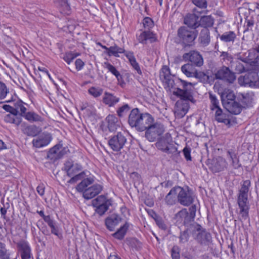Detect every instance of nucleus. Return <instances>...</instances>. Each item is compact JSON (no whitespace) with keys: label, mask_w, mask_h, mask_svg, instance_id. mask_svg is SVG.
Instances as JSON below:
<instances>
[{"label":"nucleus","mask_w":259,"mask_h":259,"mask_svg":"<svg viewBox=\"0 0 259 259\" xmlns=\"http://www.w3.org/2000/svg\"><path fill=\"white\" fill-rule=\"evenodd\" d=\"M251 186L250 180H245L241 183V188L239 190L237 203L240 208V214L242 218L246 220L248 217V195Z\"/></svg>","instance_id":"obj_1"},{"label":"nucleus","mask_w":259,"mask_h":259,"mask_svg":"<svg viewBox=\"0 0 259 259\" xmlns=\"http://www.w3.org/2000/svg\"><path fill=\"white\" fill-rule=\"evenodd\" d=\"M198 33L197 30L183 26L178 28L177 37L179 43L184 48H186L194 45Z\"/></svg>","instance_id":"obj_2"},{"label":"nucleus","mask_w":259,"mask_h":259,"mask_svg":"<svg viewBox=\"0 0 259 259\" xmlns=\"http://www.w3.org/2000/svg\"><path fill=\"white\" fill-rule=\"evenodd\" d=\"M180 81L182 83V89L177 88L176 91L173 92V94L180 98L179 100H184L187 102H191L194 103L196 101L193 97L195 84L182 79H180Z\"/></svg>","instance_id":"obj_3"},{"label":"nucleus","mask_w":259,"mask_h":259,"mask_svg":"<svg viewBox=\"0 0 259 259\" xmlns=\"http://www.w3.org/2000/svg\"><path fill=\"white\" fill-rule=\"evenodd\" d=\"M177 201L180 204L188 206L192 204L194 200V196L188 187L176 186Z\"/></svg>","instance_id":"obj_4"},{"label":"nucleus","mask_w":259,"mask_h":259,"mask_svg":"<svg viewBox=\"0 0 259 259\" xmlns=\"http://www.w3.org/2000/svg\"><path fill=\"white\" fill-rule=\"evenodd\" d=\"M127 143L126 134L124 132H118L109 138L108 144L110 148L115 152H119Z\"/></svg>","instance_id":"obj_5"},{"label":"nucleus","mask_w":259,"mask_h":259,"mask_svg":"<svg viewBox=\"0 0 259 259\" xmlns=\"http://www.w3.org/2000/svg\"><path fill=\"white\" fill-rule=\"evenodd\" d=\"M214 76L215 79L229 83H233L236 78L235 73L225 66L219 68L214 73Z\"/></svg>","instance_id":"obj_6"},{"label":"nucleus","mask_w":259,"mask_h":259,"mask_svg":"<svg viewBox=\"0 0 259 259\" xmlns=\"http://www.w3.org/2000/svg\"><path fill=\"white\" fill-rule=\"evenodd\" d=\"M145 131L146 138L149 141L153 142L163 133L164 129L162 124L153 122Z\"/></svg>","instance_id":"obj_7"},{"label":"nucleus","mask_w":259,"mask_h":259,"mask_svg":"<svg viewBox=\"0 0 259 259\" xmlns=\"http://www.w3.org/2000/svg\"><path fill=\"white\" fill-rule=\"evenodd\" d=\"M238 82L241 85L259 88V77L255 73H248L243 76L239 77Z\"/></svg>","instance_id":"obj_8"},{"label":"nucleus","mask_w":259,"mask_h":259,"mask_svg":"<svg viewBox=\"0 0 259 259\" xmlns=\"http://www.w3.org/2000/svg\"><path fill=\"white\" fill-rule=\"evenodd\" d=\"M155 145L159 150L167 154L177 155L180 153V152L178 151L177 148L172 144H170L168 139L166 138L162 137L159 139L156 143Z\"/></svg>","instance_id":"obj_9"},{"label":"nucleus","mask_w":259,"mask_h":259,"mask_svg":"<svg viewBox=\"0 0 259 259\" xmlns=\"http://www.w3.org/2000/svg\"><path fill=\"white\" fill-rule=\"evenodd\" d=\"M207 165L213 173H216L225 170L227 167L228 163L225 158L219 156L209 161Z\"/></svg>","instance_id":"obj_10"},{"label":"nucleus","mask_w":259,"mask_h":259,"mask_svg":"<svg viewBox=\"0 0 259 259\" xmlns=\"http://www.w3.org/2000/svg\"><path fill=\"white\" fill-rule=\"evenodd\" d=\"M183 58L185 61H189L193 65L201 67L203 65V59L202 55L196 51H191L188 53H184Z\"/></svg>","instance_id":"obj_11"},{"label":"nucleus","mask_w":259,"mask_h":259,"mask_svg":"<svg viewBox=\"0 0 259 259\" xmlns=\"http://www.w3.org/2000/svg\"><path fill=\"white\" fill-rule=\"evenodd\" d=\"M68 152V147H63L62 144L59 143L50 149L47 156L51 159L56 160L61 158Z\"/></svg>","instance_id":"obj_12"},{"label":"nucleus","mask_w":259,"mask_h":259,"mask_svg":"<svg viewBox=\"0 0 259 259\" xmlns=\"http://www.w3.org/2000/svg\"><path fill=\"white\" fill-rule=\"evenodd\" d=\"M17 247L21 259H33L30 246L27 242L21 240L17 243Z\"/></svg>","instance_id":"obj_13"},{"label":"nucleus","mask_w":259,"mask_h":259,"mask_svg":"<svg viewBox=\"0 0 259 259\" xmlns=\"http://www.w3.org/2000/svg\"><path fill=\"white\" fill-rule=\"evenodd\" d=\"M51 134L43 133L36 138L32 140L33 146L37 148H40L48 145L52 140Z\"/></svg>","instance_id":"obj_14"},{"label":"nucleus","mask_w":259,"mask_h":259,"mask_svg":"<svg viewBox=\"0 0 259 259\" xmlns=\"http://www.w3.org/2000/svg\"><path fill=\"white\" fill-rule=\"evenodd\" d=\"M187 229L183 232H181L179 238L180 242L182 243H185L188 241L189 233H192L195 231H200L201 226L196 223L190 224L189 226H186Z\"/></svg>","instance_id":"obj_15"},{"label":"nucleus","mask_w":259,"mask_h":259,"mask_svg":"<svg viewBox=\"0 0 259 259\" xmlns=\"http://www.w3.org/2000/svg\"><path fill=\"white\" fill-rule=\"evenodd\" d=\"M189 104L184 100H178L175 107V115L178 118H182L187 113L189 109Z\"/></svg>","instance_id":"obj_16"},{"label":"nucleus","mask_w":259,"mask_h":259,"mask_svg":"<svg viewBox=\"0 0 259 259\" xmlns=\"http://www.w3.org/2000/svg\"><path fill=\"white\" fill-rule=\"evenodd\" d=\"M160 77L163 83L168 88H172L175 82L171 75L170 69L167 66H163L160 72Z\"/></svg>","instance_id":"obj_17"},{"label":"nucleus","mask_w":259,"mask_h":259,"mask_svg":"<svg viewBox=\"0 0 259 259\" xmlns=\"http://www.w3.org/2000/svg\"><path fill=\"white\" fill-rule=\"evenodd\" d=\"M143 113H142L138 108H135L131 111L128 115V123L132 127L136 129L139 124Z\"/></svg>","instance_id":"obj_18"},{"label":"nucleus","mask_w":259,"mask_h":259,"mask_svg":"<svg viewBox=\"0 0 259 259\" xmlns=\"http://www.w3.org/2000/svg\"><path fill=\"white\" fill-rule=\"evenodd\" d=\"M136 128L138 131H145L154 122V118L151 114L148 113H143L142 118Z\"/></svg>","instance_id":"obj_19"},{"label":"nucleus","mask_w":259,"mask_h":259,"mask_svg":"<svg viewBox=\"0 0 259 259\" xmlns=\"http://www.w3.org/2000/svg\"><path fill=\"white\" fill-rule=\"evenodd\" d=\"M121 220L119 215L113 213L106 218L105 224L108 230L113 231L114 230L115 227L121 221Z\"/></svg>","instance_id":"obj_20"},{"label":"nucleus","mask_w":259,"mask_h":259,"mask_svg":"<svg viewBox=\"0 0 259 259\" xmlns=\"http://www.w3.org/2000/svg\"><path fill=\"white\" fill-rule=\"evenodd\" d=\"M199 17L194 14H189L184 18V23L187 27L191 29H196L199 26Z\"/></svg>","instance_id":"obj_21"},{"label":"nucleus","mask_w":259,"mask_h":259,"mask_svg":"<svg viewBox=\"0 0 259 259\" xmlns=\"http://www.w3.org/2000/svg\"><path fill=\"white\" fill-rule=\"evenodd\" d=\"M102 190V187L99 184H95L88 188L83 193L85 199H90L99 194Z\"/></svg>","instance_id":"obj_22"},{"label":"nucleus","mask_w":259,"mask_h":259,"mask_svg":"<svg viewBox=\"0 0 259 259\" xmlns=\"http://www.w3.org/2000/svg\"><path fill=\"white\" fill-rule=\"evenodd\" d=\"M197 234L196 240L200 244L203 245H209L211 241V234L205 230H200Z\"/></svg>","instance_id":"obj_23"},{"label":"nucleus","mask_w":259,"mask_h":259,"mask_svg":"<svg viewBox=\"0 0 259 259\" xmlns=\"http://www.w3.org/2000/svg\"><path fill=\"white\" fill-rule=\"evenodd\" d=\"M253 95L252 93H239L237 96V100L243 105V108L245 106H250L253 100Z\"/></svg>","instance_id":"obj_24"},{"label":"nucleus","mask_w":259,"mask_h":259,"mask_svg":"<svg viewBox=\"0 0 259 259\" xmlns=\"http://www.w3.org/2000/svg\"><path fill=\"white\" fill-rule=\"evenodd\" d=\"M224 107L230 113L235 115L240 114L243 109V105L235 101L231 103H225V106Z\"/></svg>","instance_id":"obj_25"},{"label":"nucleus","mask_w":259,"mask_h":259,"mask_svg":"<svg viewBox=\"0 0 259 259\" xmlns=\"http://www.w3.org/2000/svg\"><path fill=\"white\" fill-rule=\"evenodd\" d=\"M156 36L155 34L150 31H144L138 37L139 42L146 44L147 40L152 43L156 41Z\"/></svg>","instance_id":"obj_26"},{"label":"nucleus","mask_w":259,"mask_h":259,"mask_svg":"<svg viewBox=\"0 0 259 259\" xmlns=\"http://www.w3.org/2000/svg\"><path fill=\"white\" fill-rule=\"evenodd\" d=\"M198 40L200 45L203 47L207 46L210 42V36L209 30L208 28H203L199 34Z\"/></svg>","instance_id":"obj_27"},{"label":"nucleus","mask_w":259,"mask_h":259,"mask_svg":"<svg viewBox=\"0 0 259 259\" xmlns=\"http://www.w3.org/2000/svg\"><path fill=\"white\" fill-rule=\"evenodd\" d=\"M107 127L110 132L115 131L120 126L118 119L113 115H109L106 118Z\"/></svg>","instance_id":"obj_28"},{"label":"nucleus","mask_w":259,"mask_h":259,"mask_svg":"<svg viewBox=\"0 0 259 259\" xmlns=\"http://www.w3.org/2000/svg\"><path fill=\"white\" fill-rule=\"evenodd\" d=\"M164 201L165 204L168 206L174 205L178 202L176 186L173 187L166 195Z\"/></svg>","instance_id":"obj_29"},{"label":"nucleus","mask_w":259,"mask_h":259,"mask_svg":"<svg viewBox=\"0 0 259 259\" xmlns=\"http://www.w3.org/2000/svg\"><path fill=\"white\" fill-rule=\"evenodd\" d=\"M119 101V98L114 96L112 94L105 92L103 98V102L109 107L114 106Z\"/></svg>","instance_id":"obj_30"},{"label":"nucleus","mask_w":259,"mask_h":259,"mask_svg":"<svg viewBox=\"0 0 259 259\" xmlns=\"http://www.w3.org/2000/svg\"><path fill=\"white\" fill-rule=\"evenodd\" d=\"M188 217V212L186 208L182 209L176 214V218L178 221L181 222L183 221V224L185 226H189L190 224L192 223L191 222H190L189 217Z\"/></svg>","instance_id":"obj_31"},{"label":"nucleus","mask_w":259,"mask_h":259,"mask_svg":"<svg viewBox=\"0 0 259 259\" xmlns=\"http://www.w3.org/2000/svg\"><path fill=\"white\" fill-rule=\"evenodd\" d=\"M227 154L229 160L231 161V165L234 169H238L241 166L239 157L237 156L235 152L232 150H228Z\"/></svg>","instance_id":"obj_32"},{"label":"nucleus","mask_w":259,"mask_h":259,"mask_svg":"<svg viewBox=\"0 0 259 259\" xmlns=\"http://www.w3.org/2000/svg\"><path fill=\"white\" fill-rule=\"evenodd\" d=\"M92 203L94 207L109 206L111 205V201L104 195H100L94 199Z\"/></svg>","instance_id":"obj_33"},{"label":"nucleus","mask_w":259,"mask_h":259,"mask_svg":"<svg viewBox=\"0 0 259 259\" xmlns=\"http://www.w3.org/2000/svg\"><path fill=\"white\" fill-rule=\"evenodd\" d=\"M181 69L182 72L189 77H194L197 71L194 65L189 63L182 66Z\"/></svg>","instance_id":"obj_34"},{"label":"nucleus","mask_w":259,"mask_h":259,"mask_svg":"<svg viewBox=\"0 0 259 259\" xmlns=\"http://www.w3.org/2000/svg\"><path fill=\"white\" fill-rule=\"evenodd\" d=\"M125 56L128 59L131 65L133 68L137 71L139 74H142V71L138 63L137 62L136 59L134 56V53L132 52L128 51L126 52Z\"/></svg>","instance_id":"obj_35"},{"label":"nucleus","mask_w":259,"mask_h":259,"mask_svg":"<svg viewBox=\"0 0 259 259\" xmlns=\"http://www.w3.org/2000/svg\"><path fill=\"white\" fill-rule=\"evenodd\" d=\"M94 182V179L92 178H87L84 179L80 182L76 187V189L78 192H83L87 189V187L93 184Z\"/></svg>","instance_id":"obj_36"},{"label":"nucleus","mask_w":259,"mask_h":259,"mask_svg":"<svg viewBox=\"0 0 259 259\" xmlns=\"http://www.w3.org/2000/svg\"><path fill=\"white\" fill-rule=\"evenodd\" d=\"M130 224L126 222L123 226L120 227L112 236L118 240H122L124 238L127 230L128 229Z\"/></svg>","instance_id":"obj_37"},{"label":"nucleus","mask_w":259,"mask_h":259,"mask_svg":"<svg viewBox=\"0 0 259 259\" xmlns=\"http://www.w3.org/2000/svg\"><path fill=\"white\" fill-rule=\"evenodd\" d=\"M194 77L199 79L203 83H210L213 80L212 77L208 75V72L198 71L197 70Z\"/></svg>","instance_id":"obj_38"},{"label":"nucleus","mask_w":259,"mask_h":259,"mask_svg":"<svg viewBox=\"0 0 259 259\" xmlns=\"http://www.w3.org/2000/svg\"><path fill=\"white\" fill-rule=\"evenodd\" d=\"M215 119L219 122L224 123L226 124L230 123V120L229 119L228 115L223 113L222 109H219L218 111H215Z\"/></svg>","instance_id":"obj_39"},{"label":"nucleus","mask_w":259,"mask_h":259,"mask_svg":"<svg viewBox=\"0 0 259 259\" xmlns=\"http://www.w3.org/2000/svg\"><path fill=\"white\" fill-rule=\"evenodd\" d=\"M231 60V67L233 68L237 73H241L248 71L244 65L241 63L239 60ZM240 61H241L240 60Z\"/></svg>","instance_id":"obj_40"},{"label":"nucleus","mask_w":259,"mask_h":259,"mask_svg":"<svg viewBox=\"0 0 259 259\" xmlns=\"http://www.w3.org/2000/svg\"><path fill=\"white\" fill-rule=\"evenodd\" d=\"M213 23V18L211 16H203L200 18L199 26L203 27V28H208V27H212Z\"/></svg>","instance_id":"obj_41"},{"label":"nucleus","mask_w":259,"mask_h":259,"mask_svg":"<svg viewBox=\"0 0 259 259\" xmlns=\"http://www.w3.org/2000/svg\"><path fill=\"white\" fill-rule=\"evenodd\" d=\"M236 38V34L232 31L225 32L220 36V39L226 43L234 42Z\"/></svg>","instance_id":"obj_42"},{"label":"nucleus","mask_w":259,"mask_h":259,"mask_svg":"<svg viewBox=\"0 0 259 259\" xmlns=\"http://www.w3.org/2000/svg\"><path fill=\"white\" fill-rule=\"evenodd\" d=\"M103 66L107 69L112 74L115 75L119 82L122 79V75L113 65L108 62H105L104 63Z\"/></svg>","instance_id":"obj_43"},{"label":"nucleus","mask_w":259,"mask_h":259,"mask_svg":"<svg viewBox=\"0 0 259 259\" xmlns=\"http://www.w3.org/2000/svg\"><path fill=\"white\" fill-rule=\"evenodd\" d=\"M251 52V50H250L248 51V55L246 58L240 56L238 59L243 62L249 64L251 66H259V55H257L253 60H252L249 58Z\"/></svg>","instance_id":"obj_44"},{"label":"nucleus","mask_w":259,"mask_h":259,"mask_svg":"<svg viewBox=\"0 0 259 259\" xmlns=\"http://www.w3.org/2000/svg\"><path fill=\"white\" fill-rule=\"evenodd\" d=\"M23 131L24 134L31 137H35L39 133L38 127L34 125L27 126Z\"/></svg>","instance_id":"obj_45"},{"label":"nucleus","mask_w":259,"mask_h":259,"mask_svg":"<svg viewBox=\"0 0 259 259\" xmlns=\"http://www.w3.org/2000/svg\"><path fill=\"white\" fill-rule=\"evenodd\" d=\"M24 103L20 100H18L16 101L14 105V109L16 111V114H20L21 116L24 115L26 113V108L24 107Z\"/></svg>","instance_id":"obj_46"},{"label":"nucleus","mask_w":259,"mask_h":259,"mask_svg":"<svg viewBox=\"0 0 259 259\" xmlns=\"http://www.w3.org/2000/svg\"><path fill=\"white\" fill-rule=\"evenodd\" d=\"M18 114H8L5 116L4 120L7 122L14 123L17 125L20 124L22 121L21 117H17Z\"/></svg>","instance_id":"obj_47"},{"label":"nucleus","mask_w":259,"mask_h":259,"mask_svg":"<svg viewBox=\"0 0 259 259\" xmlns=\"http://www.w3.org/2000/svg\"><path fill=\"white\" fill-rule=\"evenodd\" d=\"M48 226L51 229V233L58 237H60L61 234L59 233V228L58 226L56 225V222L51 218L49 219V218H47L46 222Z\"/></svg>","instance_id":"obj_48"},{"label":"nucleus","mask_w":259,"mask_h":259,"mask_svg":"<svg viewBox=\"0 0 259 259\" xmlns=\"http://www.w3.org/2000/svg\"><path fill=\"white\" fill-rule=\"evenodd\" d=\"M23 116L27 120L30 122L41 121L42 120V117L34 112L25 113Z\"/></svg>","instance_id":"obj_49"},{"label":"nucleus","mask_w":259,"mask_h":259,"mask_svg":"<svg viewBox=\"0 0 259 259\" xmlns=\"http://www.w3.org/2000/svg\"><path fill=\"white\" fill-rule=\"evenodd\" d=\"M235 96L233 92L228 91V93L225 95V94H223L221 96L222 102L224 106H225V103H227V102H232L235 101Z\"/></svg>","instance_id":"obj_50"},{"label":"nucleus","mask_w":259,"mask_h":259,"mask_svg":"<svg viewBox=\"0 0 259 259\" xmlns=\"http://www.w3.org/2000/svg\"><path fill=\"white\" fill-rule=\"evenodd\" d=\"M209 97L211 102L210 109L211 110L218 111L219 109H221L219 106V101L215 95L209 93Z\"/></svg>","instance_id":"obj_51"},{"label":"nucleus","mask_w":259,"mask_h":259,"mask_svg":"<svg viewBox=\"0 0 259 259\" xmlns=\"http://www.w3.org/2000/svg\"><path fill=\"white\" fill-rule=\"evenodd\" d=\"M131 109L130 106L127 104H125L119 107L117 110V114L119 117L125 116Z\"/></svg>","instance_id":"obj_52"},{"label":"nucleus","mask_w":259,"mask_h":259,"mask_svg":"<svg viewBox=\"0 0 259 259\" xmlns=\"http://www.w3.org/2000/svg\"><path fill=\"white\" fill-rule=\"evenodd\" d=\"M78 55V54L73 53L71 52H68L64 55L63 59L67 64H69Z\"/></svg>","instance_id":"obj_53"},{"label":"nucleus","mask_w":259,"mask_h":259,"mask_svg":"<svg viewBox=\"0 0 259 259\" xmlns=\"http://www.w3.org/2000/svg\"><path fill=\"white\" fill-rule=\"evenodd\" d=\"M85 177V173L81 172L78 174H75L68 181V183L74 184L79 180H82Z\"/></svg>","instance_id":"obj_54"},{"label":"nucleus","mask_w":259,"mask_h":259,"mask_svg":"<svg viewBox=\"0 0 259 259\" xmlns=\"http://www.w3.org/2000/svg\"><path fill=\"white\" fill-rule=\"evenodd\" d=\"M103 90L101 88L92 87L89 90V93L95 98L100 96L103 93Z\"/></svg>","instance_id":"obj_55"},{"label":"nucleus","mask_w":259,"mask_h":259,"mask_svg":"<svg viewBox=\"0 0 259 259\" xmlns=\"http://www.w3.org/2000/svg\"><path fill=\"white\" fill-rule=\"evenodd\" d=\"M192 3L196 7L201 9H205L207 7L206 0H191Z\"/></svg>","instance_id":"obj_56"},{"label":"nucleus","mask_w":259,"mask_h":259,"mask_svg":"<svg viewBox=\"0 0 259 259\" xmlns=\"http://www.w3.org/2000/svg\"><path fill=\"white\" fill-rule=\"evenodd\" d=\"M180 249L178 246H174L171 250V256L172 259H180Z\"/></svg>","instance_id":"obj_57"},{"label":"nucleus","mask_w":259,"mask_h":259,"mask_svg":"<svg viewBox=\"0 0 259 259\" xmlns=\"http://www.w3.org/2000/svg\"><path fill=\"white\" fill-rule=\"evenodd\" d=\"M143 23L145 29H149L154 26V22L150 17H146L143 19Z\"/></svg>","instance_id":"obj_58"},{"label":"nucleus","mask_w":259,"mask_h":259,"mask_svg":"<svg viewBox=\"0 0 259 259\" xmlns=\"http://www.w3.org/2000/svg\"><path fill=\"white\" fill-rule=\"evenodd\" d=\"M189 213H188V215L190 219V222H191L192 223H195L194 222V218L195 217L196 214V207L195 205H192L189 208Z\"/></svg>","instance_id":"obj_59"},{"label":"nucleus","mask_w":259,"mask_h":259,"mask_svg":"<svg viewBox=\"0 0 259 259\" xmlns=\"http://www.w3.org/2000/svg\"><path fill=\"white\" fill-rule=\"evenodd\" d=\"M8 94V90L5 83L0 86V100L4 99Z\"/></svg>","instance_id":"obj_60"},{"label":"nucleus","mask_w":259,"mask_h":259,"mask_svg":"<svg viewBox=\"0 0 259 259\" xmlns=\"http://www.w3.org/2000/svg\"><path fill=\"white\" fill-rule=\"evenodd\" d=\"M109 206H99V207H95L96 208L95 211L97 213H98L99 215L102 216L105 214V213L109 209Z\"/></svg>","instance_id":"obj_61"},{"label":"nucleus","mask_w":259,"mask_h":259,"mask_svg":"<svg viewBox=\"0 0 259 259\" xmlns=\"http://www.w3.org/2000/svg\"><path fill=\"white\" fill-rule=\"evenodd\" d=\"M117 46L115 45L114 46H111L109 48L108 52H106L107 54L109 56H114L115 57H118V55H117Z\"/></svg>","instance_id":"obj_62"},{"label":"nucleus","mask_w":259,"mask_h":259,"mask_svg":"<svg viewBox=\"0 0 259 259\" xmlns=\"http://www.w3.org/2000/svg\"><path fill=\"white\" fill-rule=\"evenodd\" d=\"M183 152L185 156V158L187 161H191L192 160V158L191 156V149L189 147H185L183 150Z\"/></svg>","instance_id":"obj_63"},{"label":"nucleus","mask_w":259,"mask_h":259,"mask_svg":"<svg viewBox=\"0 0 259 259\" xmlns=\"http://www.w3.org/2000/svg\"><path fill=\"white\" fill-rule=\"evenodd\" d=\"M74 164L72 163L70 161H67L64 164V169L66 171L67 175H70L71 170L72 168V166H73Z\"/></svg>","instance_id":"obj_64"}]
</instances>
